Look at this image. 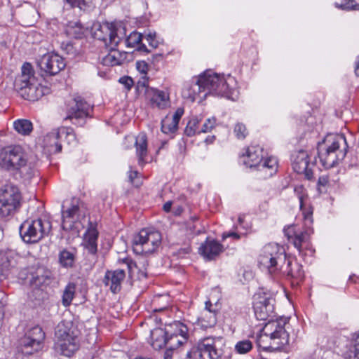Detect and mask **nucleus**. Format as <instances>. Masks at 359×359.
<instances>
[{
    "label": "nucleus",
    "mask_w": 359,
    "mask_h": 359,
    "mask_svg": "<svg viewBox=\"0 0 359 359\" xmlns=\"http://www.w3.org/2000/svg\"><path fill=\"white\" fill-rule=\"evenodd\" d=\"M223 250V245L215 239L207 238L199 248V253L208 260L215 259Z\"/></svg>",
    "instance_id": "a878e982"
},
{
    "label": "nucleus",
    "mask_w": 359,
    "mask_h": 359,
    "mask_svg": "<svg viewBox=\"0 0 359 359\" xmlns=\"http://www.w3.org/2000/svg\"><path fill=\"white\" fill-rule=\"evenodd\" d=\"M312 167H314V164L309 163L307 151L300 150L293 156L292 168L297 173H304L308 180L313 178Z\"/></svg>",
    "instance_id": "6ab92c4d"
},
{
    "label": "nucleus",
    "mask_w": 359,
    "mask_h": 359,
    "mask_svg": "<svg viewBox=\"0 0 359 359\" xmlns=\"http://www.w3.org/2000/svg\"><path fill=\"white\" fill-rule=\"evenodd\" d=\"M45 337L43 329L39 325L34 326L20 339L18 348L23 354H32L42 348Z\"/></svg>",
    "instance_id": "4468645a"
},
{
    "label": "nucleus",
    "mask_w": 359,
    "mask_h": 359,
    "mask_svg": "<svg viewBox=\"0 0 359 359\" xmlns=\"http://www.w3.org/2000/svg\"><path fill=\"white\" fill-rule=\"evenodd\" d=\"M119 262H122L126 265L128 271V273L130 275H131L133 273V269L135 268H137L136 263L135 262H133V259L129 257H126L122 259H120Z\"/></svg>",
    "instance_id": "5fc2aeb1"
},
{
    "label": "nucleus",
    "mask_w": 359,
    "mask_h": 359,
    "mask_svg": "<svg viewBox=\"0 0 359 359\" xmlns=\"http://www.w3.org/2000/svg\"><path fill=\"white\" fill-rule=\"evenodd\" d=\"M212 304L210 301L205 302V307L198 318L201 326L204 328L212 327L217 323L216 310L212 309Z\"/></svg>",
    "instance_id": "cd10ccee"
},
{
    "label": "nucleus",
    "mask_w": 359,
    "mask_h": 359,
    "mask_svg": "<svg viewBox=\"0 0 359 359\" xmlns=\"http://www.w3.org/2000/svg\"><path fill=\"white\" fill-rule=\"evenodd\" d=\"M278 162L275 157L270 156L263 160L260 164V169L259 170H269V175H272L277 170Z\"/></svg>",
    "instance_id": "4c0bfd02"
},
{
    "label": "nucleus",
    "mask_w": 359,
    "mask_h": 359,
    "mask_svg": "<svg viewBox=\"0 0 359 359\" xmlns=\"http://www.w3.org/2000/svg\"><path fill=\"white\" fill-rule=\"evenodd\" d=\"M37 65L41 71L49 75H55L66 66L62 57L57 53H46L37 60Z\"/></svg>",
    "instance_id": "f3484780"
},
{
    "label": "nucleus",
    "mask_w": 359,
    "mask_h": 359,
    "mask_svg": "<svg viewBox=\"0 0 359 359\" xmlns=\"http://www.w3.org/2000/svg\"><path fill=\"white\" fill-rule=\"evenodd\" d=\"M336 6L346 11H359V4L355 0H343L341 4L336 3Z\"/></svg>",
    "instance_id": "a18cd8bd"
},
{
    "label": "nucleus",
    "mask_w": 359,
    "mask_h": 359,
    "mask_svg": "<svg viewBox=\"0 0 359 359\" xmlns=\"http://www.w3.org/2000/svg\"><path fill=\"white\" fill-rule=\"evenodd\" d=\"M302 212L305 228L302 229L296 225H291L284 229V233L287 240L298 250L299 255L304 256V250H309L311 253L313 250L311 248L310 236L313 233L311 227L313 224V208L306 205L305 203L299 206Z\"/></svg>",
    "instance_id": "7ed1b4c3"
},
{
    "label": "nucleus",
    "mask_w": 359,
    "mask_h": 359,
    "mask_svg": "<svg viewBox=\"0 0 359 359\" xmlns=\"http://www.w3.org/2000/svg\"><path fill=\"white\" fill-rule=\"evenodd\" d=\"M22 196L18 187L6 184L0 189V215H13L21 205Z\"/></svg>",
    "instance_id": "9b49d317"
},
{
    "label": "nucleus",
    "mask_w": 359,
    "mask_h": 359,
    "mask_svg": "<svg viewBox=\"0 0 359 359\" xmlns=\"http://www.w3.org/2000/svg\"><path fill=\"white\" fill-rule=\"evenodd\" d=\"M14 86L22 98L32 102L43 97L47 90L38 83L32 67L28 62L22 65L21 74L15 78Z\"/></svg>",
    "instance_id": "0eeeda50"
},
{
    "label": "nucleus",
    "mask_w": 359,
    "mask_h": 359,
    "mask_svg": "<svg viewBox=\"0 0 359 359\" xmlns=\"http://www.w3.org/2000/svg\"><path fill=\"white\" fill-rule=\"evenodd\" d=\"M142 40V35L137 32H133L125 39V43L128 47L133 48L138 46Z\"/></svg>",
    "instance_id": "79ce46f5"
},
{
    "label": "nucleus",
    "mask_w": 359,
    "mask_h": 359,
    "mask_svg": "<svg viewBox=\"0 0 359 359\" xmlns=\"http://www.w3.org/2000/svg\"><path fill=\"white\" fill-rule=\"evenodd\" d=\"M76 285L74 283H69L65 287L62 296V304L65 307L70 306L74 297Z\"/></svg>",
    "instance_id": "c9c22d12"
},
{
    "label": "nucleus",
    "mask_w": 359,
    "mask_h": 359,
    "mask_svg": "<svg viewBox=\"0 0 359 359\" xmlns=\"http://www.w3.org/2000/svg\"><path fill=\"white\" fill-rule=\"evenodd\" d=\"M201 94L203 95L204 92L201 83H199L198 79L186 86L182 92V97L189 100L191 102H194L197 97H203Z\"/></svg>",
    "instance_id": "2f4dec72"
},
{
    "label": "nucleus",
    "mask_w": 359,
    "mask_h": 359,
    "mask_svg": "<svg viewBox=\"0 0 359 359\" xmlns=\"http://www.w3.org/2000/svg\"><path fill=\"white\" fill-rule=\"evenodd\" d=\"M294 194L297 196L299 201V206H302L303 203H305L304 200L307 198V194L304 187L302 185L296 186L294 187Z\"/></svg>",
    "instance_id": "09e8293b"
},
{
    "label": "nucleus",
    "mask_w": 359,
    "mask_h": 359,
    "mask_svg": "<svg viewBox=\"0 0 359 359\" xmlns=\"http://www.w3.org/2000/svg\"><path fill=\"white\" fill-rule=\"evenodd\" d=\"M184 114V109H182V108H178L175 114L172 115V117H170V118L172 120V121H176V123L178 125L179 123V121L182 117V116Z\"/></svg>",
    "instance_id": "680f3d73"
},
{
    "label": "nucleus",
    "mask_w": 359,
    "mask_h": 359,
    "mask_svg": "<svg viewBox=\"0 0 359 359\" xmlns=\"http://www.w3.org/2000/svg\"><path fill=\"white\" fill-rule=\"evenodd\" d=\"M228 237H232L236 240H238L241 238L240 235L236 232L224 233L222 234L223 240H225Z\"/></svg>",
    "instance_id": "e2e57ef3"
},
{
    "label": "nucleus",
    "mask_w": 359,
    "mask_h": 359,
    "mask_svg": "<svg viewBox=\"0 0 359 359\" xmlns=\"http://www.w3.org/2000/svg\"><path fill=\"white\" fill-rule=\"evenodd\" d=\"M149 86V78L147 75H142L138 80L137 83V88H147Z\"/></svg>",
    "instance_id": "bf43d9fd"
},
{
    "label": "nucleus",
    "mask_w": 359,
    "mask_h": 359,
    "mask_svg": "<svg viewBox=\"0 0 359 359\" xmlns=\"http://www.w3.org/2000/svg\"><path fill=\"white\" fill-rule=\"evenodd\" d=\"M119 83L123 84L128 91L130 90L134 85L133 79L128 76L121 77L119 79Z\"/></svg>",
    "instance_id": "6e6d98bb"
},
{
    "label": "nucleus",
    "mask_w": 359,
    "mask_h": 359,
    "mask_svg": "<svg viewBox=\"0 0 359 359\" xmlns=\"http://www.w3.org/2000/svg\"><path fill=\"white\" fill-rule=\"evenodd\" d=\"M137 50H139L140 52H143L144 53H148L151 52V50H149L144 44L141 43L137 46Z\"/></svg>",
    "instance_id": "69168bd1"
},
{
    "label": "nucleus",
    "mask_w": 359,
    "mask_h": 359,
    "mask_svg": "<svg viewBox=\"0 0 359 359\" xmlns=\"http://www.w3.org/2000/svg\"><path fill=\"white\" fill-rule=\"evenodd\" d=\"M52 229L51 223L46 219L25 220L20 226V235L25 243H36L49 235Z\"/></svg>",
    "instance_id": "1a4fd4ad"
},
{
    "label": "nucleus",
    "mask_w": 359,
    "mask_h": 359,
    "mask_svg": "<svg viewBox=\"0 0 359 359\" xmlns=\"http://www.w3.org/2000/svg\"><path fill=\"white\" fill-rule=\"evenodd\" d=\"M79 207L77 204H72L67 210H62V226L65 231L74 229L75 223L79 219Z\"/></svg>",
    "instance_id": "bb28decb"
},
{
    "label": "nucleus",
    "mask_w": 359,
    "mask_h": 359,
    "mask_svg": "<svg viewBox=\"0 0 359 359\" xmlns=\"http://www.w3.org/2000/svg\"><path fill=\"white\" fill-rule=\"evenodd\" d=\"M215 125L216 118L215 117L207 118L201 128V132L204 133H209L214 128Z\"/></svg>",
    "instance_id": "8fccbe9b"
},
{
    "label": "nucleus",
    "mask_w": 359,
    "mask_h": 359,
    "mask_svg": "<svg viewBox=\"0 0 359 359\" xmlns=\"http://www.w3.org/2000/svg\"><path fill=\"white\" fill-rule=\"evenodd\" d=\"M136 154L138 158V164L143 166L146 163L147 156V137L145 133H140L135 137V142Z\"/></svg>",
    "instance_id": "c756f323"
},
{
    "label": "nucleus",
    "mask_w": 359,
    "mask_h": 359,
    "mask_svg": "<svg viewBox=\"0 0 359 359\" xmlns=\"http://www.w3.org/2000/svg\"><path fill=\"white\" fill-rule=\"evenodd\" d=\"M54 279L53 273L48 269L39 266L31 273L29 285L36 288L43 289L50 285Z\"/></svg>",
    "instance_id": "4be33fe9"
},
{
    "label": "nucleus",
    "mask_w": 359,
    "mask_h": 359,
    "mask_svg": "<svg viewBox=\"0 0 359 359\" xmlns=\"http://www.w3.org/2000/svg\"><path fill=\"white\" fill-rule=\"evenodd\" d=\"M243 163L249 168L260 169V164L264 158V151L259 145H251L243 155Z\"/></svg>",
    "instance_id": "5701e85b"
},
{
    "label": "nucleus",
    "mask_w": 359,
    "mask_h": 359,
    "mask_svg": "<svg viewBox=\"0 0 359 359\" xmlns=\"http://www.w3.org/2000/svg\"><path fill=\"white\" fill-rule=\"evenodd\" d=\"M188 329L183 323L175 321L167 325V341L165 346L170 349H177L187 341Z\"/></svg>",
    "instance_id": "dca6fc26"
},
{
    "label": "nucleus",
    "mask_w": 359,
    "mask_h": 359,
    "mask_svg": "<svg viewBox=\"0 0 359 359\" xmlns=\"http://www.w3.org/2000/svg\"><path fill=\"white\" fill-rule=\"evenodd\" d=\"M34 268H31V269L24 268V269H20L18 271V269L17 268V271H16L15 274H14L13 276H16L19 279H20L23 281L28 280L29 282V280L31 278V273L34 272Z\"/></svg>",
    "instance_id": "de8ad7c7"
},
{
    "label": "nucleus",
    "mask_w": 359,
    "mask_h": 359,
    "mask_svg": "<svg viewBox=\"0 0 359 359\" xmlns=\"http://www.w3.org/2000/svg\"><path fill=\"white\" fill-rule=\"evenodd\" d=\"M55 351L65 357L72 356L79 348V330L72 322L61 321L55 330Z\"/></svg>",
    "instance_id": "423d86ee"
},
{
    "label": "nucleus",
    "mask_w": 359,
    "mask_h": 359,
    "mask_svg": "<svg viewBox=\"0 0 359 359\" xmlns=\"http://www.w3.org/2000/svg\"><path fill=\"white\" fill-rule=\"evenodd\" d=\"M286 257L287 255L283 246L277 243H269L263 247L258 263L260 268L270 274H275L280 273L286 262Z\"/></svg>",
    "instance_id": "6e6552de"
},
{
    "label": "nucleus",
    "mask_w": 359,
    "mask_h": 359,
    "mask_svg": "<svg viewBox=\"0 0 359 359\" xmlns=\"http://www.w3.org/2000/svg\"><path fill=\"white\" fill-rule=\"evenodd\" d=\"M280 273L286 276L288 278L293 279L297 284L302 281L304 277L302 265L287 256Z\"/></svg>",
    "instance_id": "b1692460"
},
{
    "label": "nucleus",
    "mask_w": 359,
    "mask_h": 359,
    "mask_svg": "<svg viewBox=\"0 0 359 359\" xmlns=\"http://www.w3.org/2000/svg\"><path fill=\"white\" fill-rule=\"evenodd\" d=\"M172 202L171 201H168L166 202L164 205H163V210L166 212H168L170 211L171 210V207H172Z\"/></svg>",
    "instance_id": "774afa93"
},
{
    "label": "nucleus",
    "mask_w": 359,
    "mask_h": 359,
    "mask_svg": "<svg viewBox=\"0 0 359 359\" xmlns=\"http://www.w3.org/2000/svg\"><path fill=\"white\" fill-rule=\"evenodd\" d=\"M161 234L158 231L143 229L133 238V249L135 254H150L161 245Z\"/></svg>",
    "instance_id": "9d476101"
},
{
    "label": "nucleus",
    "mask_w": 359,
    "mask_h": 359,
    "mask_svg": "<svg viewBox=\"0 0 359 359\" xmlns=\"http://www.w3.org/2000/svg\"><path fill=\"white\" fill-rule=\"evenodd\" d=\"M163 60V55L162 53L154 54L151 56V58L149 59L151 63L156 67L158 64L162 62Z\"/></svg>",
    "instance_id": "052dcab7"
},
{
    "label": "nucleus",
    "mask_w": 359,
    "mask_h": 359,
    "mask_svg": "<svg viewBox=\"0 0 359 359\" xmlns=\"http://www.w3.org/2000/svg\"><path fill=\"white\" fill-rule=\"evenodd\" d=\"M60 48L63 51L64 53L66 54H74L75 52V48L72 43L67 40L65 41H62L60 43Z\"/></svg>",
    "instance_id": "3c124183"
},
{
    "label": "nucleus",
    "mask_w": 359,
    "mask_h": 359,
    "mask_svg": "<svg viewBox=\"0 0 359 359\" xmlns=\"http://www.w3.org/2000/svg\"><path fill=\"white\" fill-rule=\"evenodd\" d=\"M64 139L69 144L76 141V136L72 128L60 127L53 129L43 137V146L49 153H58L62 150L61 142Z\"/></svg>",
    "instance_id": "ddd939ff"
},
{
    "label": "nucleus",
    "mask_w": 359,
    "mask_h": 359,
    "mask_svg": "<svg viewBox=\"0 0 359 359\" xmlns=\"http://www.w3.org/2000/svg\"><path fill=\"white\" fill-rule=\"evenodd\" d=\"M252 344L250 340L240 341L235 346V349L238 353L241 354L247 353L252 349Z\"/></svg>",
    "instance_id": "c03bdc74"
},
{
    "label": "nucleus",
    "mask_w": 359,
    "mask_h": 359,
    "mask_svg": "<svg viewBox=\"0 0 359 359\" xmlns=\"http://www.w3.org/2000/svg\"><path fill=\"white\" fill-rule=\"evenodd\" d=\"M346 359H359V334L353 339L348 351L346 353Z\"/></svg>",
    "instance_id": "58836bf2"
},
{
    "label": "nucleus",
    "mask_w": 359,
    "mask_h": 359,
    "mask_svg": "<svg viewBox=\"0 0 359 359\" xmlns=\"http://www.w3.org/2000/svg\"><path fill=\"white\" fill-rule=\"evenodd\" d=\"M147 98L153 108L164 109L170 106V94L167 90L151 88L147 91Z\"/></svg>",
    "instance_id": "412c9836"
},
{
    "label": "nucleus",
    "mask_w": 359,
    "mask_h": 359,
    "mask_svg": "<svg viewBox=\"0 0 359 359\" xmlns=\"http://www.w3.org/2000/svg\"><path fill=\"white\" fill-rule=\"evenodd\" d=\"M347 143L344 135L329 134L318 144V155L323 166L327 169L342 161L347 153Z\"/></svg>",
    "instance_id": "20e7f679"
},
{
    "label": "nucleus",
    "mask_w": 359,
    "mask_h": 359,
    "mask_svg": "<svg viewBox=\"0 0 359 359\" xmlns=\"http://www.w3.org/2000/svg\"><path fill=\"white\" fill-rule=\"evenodd\" d=\"M220 341L221 338L210 336L201 338L187 355L194 359H219L222 353L217 344Z\"/></svg>",
    "instance_id": "f8f14e48"
},
{
    "label": "nucleus",
    "mask_w": 359,
    "mask_h": 359,
    "mask_svg": "<svg viewBox=\"0 0 359 359\" xmlns=\"http://www.w3.org/2000/svg\"><path fill=\"white\" fill-rule=\"evenodd\" d=\"M167 325L165 328L157 327L151 331L149 343L155 350L164 347L167 341Z\"/></svg>",
    "instance_id": "c85d7f7f"
},
{
    "label": "nucleus",
    "mask_w": 359,
    "mask_h": 359,
    "mask_svg": "<svg viewBox=\"0 0 359 359\" xmlns=\"http://www.w3.org/2000/svg\"><path fill=\"white\" fill-rule=\"evenodd\" d=\"M236 137L238 140H243L248 134L247 128L243 123H238L236 124L233 130Z\"/></svg>",
    "instance_id": "49530a36"
},
{
    "label": "nucleus",
    "mask_w": 359,
    "mask_h": 359,
    "mask_svg": "<svg viewBox=\"0 0 359 359\" xmlns=\"http://www.w3.org/2000/svg\"><path fill=\"white\" fill-rule=\"evenodd\" d=\"M98 231L95 227H90L83 236L82 245L89 256V268L92 269L97 260V238Z\"/></svg>",
    "instance_id": "a211bd4d"
},
{
    "label": "nucleus",
    "mask_w": 359,
    "mask_h": 359,
    "mask_svg": "<svg viewBox=\"0 0 359 359\" xmlns=\"http://www.w3.org/2000/svg\"><path fill=\"white\" fill-rule=\"evenodd\" d=\"M329 183V177L327 175H322L319 177L317 186L320 193L325 191V188Z\"/></svg>",
    "instance_id": "603ef678"
},
{
    "label": "nucleus",
    "mask_w": 359,
    "mask_h": 359,
    "mask_svg": "<svg viewBox=\"0 0 359 359\" xmlns=\"http://www.w3.org/2000/svg\"><path fill=\"white\" fill-rule=\"evenodd\" d=\"M13 128L18 134L26 136L33 130V124L27 119H17L13 122Z\"/></svg>",
    "instance_id": "f704fd0d"
},
{
    "label": "nucleus",
    "mask_w": 359,
    "mask_h": 359,
    "mask_svg": "<svg viewBox=\"0 0 359 359\" xmlns=\"http://www.w3.org/2000/svg\"><path fill=\"white\" fill-rule=\"evenodd\" d=\"M58 259L60 264L63 268H72L76 261V253L74 250L64 249L60 252Z\"/></svg>",
    "instance_id": "473e14b6"
},
{
    "label": "nucleus",
    "mask_w": 359,
    "mask_h": 359,
    "mask_svg": "<svg viewBox=\"0 0 359 359\" xmlns=\"http://www.w3.org/2000/svg\"><path fill=\"white\" fill-rule=\"evenodd\" d=\"M16 262L14 259H8V257H6L5 259H3L1 264V269L2 273L8 276L9 275H14L17 271L16 267Z\"/></svg>",
    "instance_id": "e433bc0d"
},
{
    "label": "nucleus",
    "mask_w": 359,
    "mask_h": 359,
    "mask_svg": "<svg viewBox=\"0 0 359 359\" xmlns=\"http://www.w3.org/2000/svg\"><path fill=\"white\" fill-rule=\"evenodd\" d=\"M72 8H79L80 10L86 11L91 6L92 0H64Z\"/></svg>",
    "instance_id": "37998d69"
},
{
    "label": "nucleus",
    "mask_w": 359,
    "mask_h": 359,
    "mask_svg": "<svg viewBox=\"0 0 359 359\" xmlns=\"http://www.w3.org/2000/svg\"><path fill=\"white\" fill-rule=\"evenodd\" d=\"M138 175H139V173L137 171L130 170L129 172V175H128L129 180H130V182L132 184H133L135 187H138L142 184L140 180H136V179H137Z\"/></svg>",
    "instance_id": "13d9d810"
},
{
    "label": "nucleus",
    "mask_w": 359,
    "mask_h": 359,
    "mask_svg": "<svg viewBox=\"0 0 359 359\" xmlns=\"http://www.w3.org/2000/svg\"><path fill=\"white\" fill-rule=\"evenodd\" d=\"M109 52L102 58V64L104 66H116L121 65L126 59V53L116 50V47L107 46Z\"/></svg>",
    "instance_id": "7c9ffc66"
},
{
    "label": "nucleus",
    "mask_w": 359,
    "mask_h": 359,
    "mask_svg": "<svg viewBox=\"0 0 359 359\" xmlns=\"http://www.w3.org/2000/svg\"><path fill=\"white\" fill-rule=\"evenodd\" d=\"M177 126L175 121H172L170 117L166 116L161 121V130L165 134L173 133L177 130Z\"/></svg>",
    "instance_id": "a19ab883"
},
{
    "label": "nucleus",
    "mask_w": 359,
    "mask_h": 359,
    "mask_svg": "<svg viewBox=\"0 0 359 359\" xmlns=\"http://www.w3.org/2000/svg\"><path fill=\"white\" fill-rule=\"evenodd\" d=\"M126 278V273L123 269L107 271L104 278V283L109 286L110 290L116 294L121 290V284Z\"/></svg>",
    "instance_id": "393cba45"
},
{
    "label": "nucleus",
    "mask_w": 359,
    "mask_h": 359,
    "mask_svg": "<svg viewBox=\"0 0 359 359\" xmlns=\"http://www.w3.org/2000/svg\"><path fill=\"white\" fill-rule=\"evenodd\" d=\"M93 107L81 97L74 100V104L67 112L65 120H69L73 124L83 126L88 118L91 117Z\"/></svg>",
    "instance_id": "2eb2a0df"
},
{
    "label": "nucleus",
    "mask_w": 359,
    "mask_h": 359,
    "mask_svg": "<svg viewBox=\"0 0 359 359\" xmlns=\"http://www.w3.org/2000/svg\"><path fill=\"white\" fill-rule=\"evenodd\" d=\"M94 36L97 40L102 41L106 46L116 47L121 40L117 34L116 29L107 24L99 25Z\"/></svg>",
    "instance_id": "aec40b11"
},
{
    "label": "nucleus",
    "mask_w": 359,
    "mask_h": 359,
    "mask_svg": "<svg viewBox=\"0 0 359 359\" xmlns=\"http://www.w3.org/2000/svg\"><path fill=\"white\" fill-rule=\"evenodd\" d=\"M136 69L142 75H147L149 66L147 62L144 60H139L136 62Z\"/></svg>",
    "instance_id": "4d7b16f0"
},
{
    "label": "nucleus",
    "mask_w": 359,
    "mask_h": 359,
    "mask_svg": "<svg viewBox=\"0 0 359 359\" xmlns=\"http://www.w3.org/2000/svg\"><path fill=\"white\" fill-rule=\"evenodd\" d=\"M174 349H170L169 347H167V349L165 352L164 359H172V352Z\"/></svg>",
    "instance_id": "338daca9"
},
{
    "label": "nucleus",
    "mask_w": 359,
    "mask_h": 359,
    "mask_svg": "<svg viewBox=\"0 0 359 359\" xmlns=\"http://www.w3.org/2000/svg\"><path fill=\"white\" fill-rule=\"evenodd\" d=\"M0 167L24 180H29L34 175L32 165L20 145L8 146L0 151Z\"/></svg>",
    "instance_id": "f03ea898"
},
{
    "label": "nucleus",
    "mask_w": 359,
    "mask_h": 359,
    "mask_svg": "<svg viewBox=\"0 0 359 359\" xmlns=\"http://www.w3.org/2000/svg\"><path fill=\"white\" fill-rule=\"evenodd\" d=\"M86 31L80 22H70L66 27L65 33L70 38L81 39L85 36Z\"/></svg>",
    "instance_id": "72a5a7b5"
},
{
    "label": "nucleus",
    "mask_w": 359,
    "mask_h": 359,
    "mask_svg": "<svg viewBox=\"0 0 359 359\" xmlns=\"http://www.w3.org/2000/svg\"><path fill=\"white\" fill-rule=\"evenodd\" d=\"M203 90V98L209 94L215 96L224 97L227 99L234 100L233 95L236 90L232 86L234 83L233 77L214 73L211 71L205 72L198 78Z\"/></svg>",
    "instance_id": "39448f33"
},
{
    "label": "nucleus",
    "mask_w": 359,
    "mask_h": 359,
    "mask_svg": "<svg viewBox=\"0 0 359 359\" xmlns=\"http://www.w3.org/2000/svg\"><path fill=\"white\" fill-rule=\"evenodd\" d=\"M275 298L272 293L259 290L253 297V309L256 318L268 320L257 339L258 346L264 350L281 349L289 344V334L286 325L287 320L276 317Z\"/></svg>",
    "instance_id": "f257e3e1"
},
{
    "label": "nucleus",
    "mask_w": 359,
    "mask_h": 359,
    "mask_svg": "<svg viewBox=\"0 0 359 359\" xmlns=\"http://www.w3.org/2000/svg\"><path fill=\"white\" fill-rule=\"evenodd\" d=\"M156 32H149L145 36V39L148 42L149 45L153 48L155 49L158 46V41L156 40Z\"/></svg>",
    "instance_id": "864d4df0"
},
{
    "label": "nucleus",
    "mask_w": 359,
    "mask_h": 359,
    "mask_svg": "<svg viewBox=\"0 0 359 359\" xmlns=\"http://www.w3.org/2000/svg\"><path fill=\"white\" fill-rule=\"evenodd\" d=\"M200 121L198 118H192L187 123L184 133L189 136L191 137L196 133H201V129L199 128Z\"/></svg>",
    "instance_id": "ea45409f"
},
{
    "label": "nucleus",
    "mask_w": 359,
    "mask_h": 359,
    "mask_svg": "<svg viewBox=\"0 0 359 359\" xmlns=\"http://www.w3.org/2000/svg\"><path fill=\"white\" fill-rule=\"evenodd\" d=\"M3 294H0V321L3 320L4 316V302L2 301Z\"/></svg>",
    "instance_id": "0e129e2a"
}]
</instances>
